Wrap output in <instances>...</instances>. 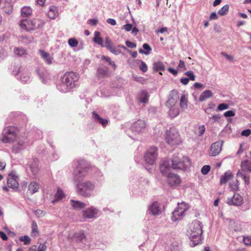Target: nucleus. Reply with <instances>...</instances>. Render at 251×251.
<instances>
[{
    "label": "nucleus",
    "instance_id": "nucleus-1",
    "mask_svg": "<svg viewBox=\"0 0 251 251\" xmlns=\"http://www.w3.org/2000/svg\"><path fill=\"white\" fill-rule=\"evenodd\" d=\"M202 234L201 223L194 221L189 226L187 234L190 240V246L194 247L201 243Z\"/></svg>",
    "mask_w": 251,
    "mask_h": 251
},
{
    "label": "nucleus",
    "instance_id": "nucleus-2",
    "mask_svg": "<svg viewBox=\"0 0 251 251\" xmlns=\"http://www.w3.org/2000/svg\"><path fill=\"white\" fill-rule=\"evenodd\" d=\"M78 79L77 74L74 72H67L61 78V83L58 89L63 93H66L75 87V82Z\"/></svg>",
    "mask_w": 251,
    "mask_h": 251
},
{
    "label": "nucleus",
    "instance_id": "nucleus-3",
    "mask_svg": "<svg viewBox=\"0 0 251 251\" xmlns=\"http://www.w3.org/2000/svg\"><path fill=\"white\" fill-rule=\"evenodd\" d=\"M19 130L15 126L6 127L2 132L0 140L4 143H13L18 138Z\"/></svg>",
    "mask_w": 251,
    "mask_h": 251
},
{
    "label": "nucleus",
    "instance_id": "nucleus-4",
    "mask_svg": "<svg viewBox=\"0 0 251 251\" xmlns=\"http://www.w3.org/2000/svg\"><path fill=\"white\" fill-rule=\"evenodd\" d=\"M95 184L90 181L79 182L77 184V192L78 195L85 197L89 198L95 189Z\"/></svg>",
    "mask_w": 251,
    "mask_h": 251
},
{
    "label": "nucleus",
    "instance_id": "nucleus-5",
    "mask_svg": "<svg viewBox=\"0 0 251 251\" xmlns=\"http://www.w3.org/2000/svg\"><path fill=\"white\" fill-rule=\"evenodd\" d=\"M172 168L176 169H186L191 165L189 159L181 154L174 155L172 158Z\"/></svg>",
    "mask_w": 251,
    "mask_h": 251
},
{
    "label": "nucleus",
    "instance_id": "nucleus-6",
    "mask_svg": "<svg viewBox=\"0 0 251 251\" xmlns=\"http://www.w3.org/2000/svg\"><path fill=\"white\" fill-rule=\"evenodd\" d=\"M42 25L43 22L38 19H25L22 20L20 23V27L27 31L34 30Z\"/></svg>",
    "mask_w": 251,
    "mask_h": 251
},
{
    "label": "nucleus",
    "instance_id": "nucleus-7",
    "mask_svg": "<svg viewBox=\"0 0 251 251\" xmlns=\"http://www.w3.org/2000/svg\"><path fill=\"white\" fill-rule=\"evenodd\" d=\"M165 141L172 146L179 145L181 142L178 132L174 128H170L166 132Z\"/></svg>",
    "mask_w": 251,
    "mask_h": 251
},
{
    "label": "nucleus",
    "instance_id": "nucleus-8",
    "mask_svg": "<svg viewBox=\"0 0 251 251\" xmlns=\"http://www.w3.org/2000/svg\"><path fill=\"white\" fill-rule=\"evenodd\" d=\"M89 169V167L84 162H79L77 168L74 172L75 179L78 181L82 180L87 175Z\"/></svg>",
    "mask_w": 251,
    "mask_h": 251
},
{
    "label": "nucleus",
    "instance_id": "nucleus-9",
    "mask_svg": "<svg viewBox=\"0 0 251 251\" xmlns=\"http://www.w3.org/2000/svg\"><path fill=\"white\" fill-rule=\"evenodd\" d=\"M188 209V205L185 203H178L177 207L172 213V220L173 221H176L180 219Z\"/></svg>",
    "mask_w": 251,
    "mask_h": 251
},
{
    "label": "nucleus",
    "instance_id": "nucleus-10",
    "mask_svg": "<svg viewBox=\"0 0 251 251\" xmlns=\"http://www.w3.org/2000/svg\"><path fill=\"white\" fill-rule=\"evenodd\" d=\"M158 156L157 149L155 147H151L145 155V160L149 165L154 164Z\"/></svg>",
    "mask_w": 251,
    "mask_h": 251
},
{
    "label": "nucleus",
    "instance_id": "nucleus-11",
    "mask_svg": "<svg viewBox=\"0 0 251 251\" xmlns=\"http://www.w3.org/2000/svg\"><path fill=\"white\" fill-rule=\"evenodd\" d=\"M223 144V141H218L212 144L209 151V155L215 156L218 155L222 151Z\"/></svg>",
    "mask_w": 251,
    "mask_h": 251
},
{
    "label": "nucleus",
    "instance_id": "nucleus-12",
    "mask_svg": "<svg viewBox=\"0 0 251 251\" xmlns=\"http://www.w3.org/2000/svg\"><path fill=\"white\" fill-rule=\"evenodd\" d=\"M226 203L230 205L240 206L243 203V199L239 194L235 193L232 197L227 199Z\"/></svg>",
    "mask_w": 251,
    "mask_h": 251
},
{
    "label": "nucleus",
    "instance_id": "nucleus-13",
    "mask_svg": "<svg viewBox=\"0 0 251 251\" xmlns=\"http://www.w3.org/2000/svg\"><path fill=\"white\" fill-rule=\"evenodd\" d=\"M178 99V96L177 91L176 90H172L171 92L168 99L166 102V106L169 108L176 105Z\"/></svg>",
    "mask_w": 251,
    "mask_h": 251
},
{
    "label": "nucleus",
    "instance_id": "nucleus-14",
    "mask_svg": "<svg viewBox=\"0 0 251 251\" xmlns=\"http://www.w3.org/2000/svg\"><path fill=\"white\" fill-rule=\"evenodd\" d=\"M98 210L94 207H90L82 211V218L85 219H93L96 217Z\"/></svg>",
    "mask_w": 251,
    "mask_h": 251
},
{
    "label": "nucleus",
    "instance_id": "nucleus-15",
    "mask_svg": "<svg viewBox=\"0 0 251 251\" xmlns=\"http://www.w3.org/2000/svg\"><path fill=\"white\" fill-rule=\"evenodd\" d=\"M146 127V123L145 121L139 119L135 122L131 126L132 131L139 133L143 131Z\"/></svg>",
    "mask_w": 251,
    "mask_h": 251
},
{
    "label": "nucleus",
    "instance_id": "nucleus-16",
    "mask_svg": "<svg viewBox=\"0 0 251 251\" xmlns=\"http://www.w3.org/2000/svg\"><path fill=\"white\" fill-rule=\"evenodd\" d=\"M181 182L180 177L176 174H171L167 177V183L170 186L174 187L179 185Z\"/></svg>",
    "mask_w": 251,
    "mask_h": 251
},
{
    "label": "nucleus",
    "instance_id": "nucleus-17",
    "mask_svg": "<svg viewBox=\"0 0 251 251\" xmlns=\"http://www.w3.org/2000/svg\"><path fill=\"white\" fill-rule=\"evenodd\" d=\"M17 178V176L15 175L14 173H10L7 178V185L8 187L12 188H17L19 186Z\"/></svg>",
    "mask_w": 251,
    "mask_h": 251
},
{
    "label": "nucleus",
    "instance_id": "nucleus-18",
    "mask_svg": "<svg viewBox=\"0 0 251 251\" xmlns=\"http://www.w3.org/2000/svg\"><path fill=\"white\" fill-rule=\"evenodd\" d=\"M171 168L169 162L168 160H164L160 166L161 173L163 176H167V177L169 174H172L170 173Z\"/></svg>",
    "mask_w": 251,
    "mask_h": 251
},
{
    "label": "nucleus",
    "instance_id": "nucleus-19",
    "mask_svg": "<svg viewBox=\"0 0 251 251\" xmlns=\"http://www.w3.org/2000/svg\"><path fill=\"white\" fill-rule=\"evenodd\" d=\"M241 168L242 172H251V162L247 159L243 160L241 163Z\"/></svg>",
    "mask_w": 251,
    "mask_h": 251
},
{
    "label": "nucleus",
    "instance_id": "nucleus-20",
    "mask_svg": "<svg viewBox=\"0 0 251 251\" xmlns=\"http://www.w3.org/2000/svg\"><path fill=\"white\" fill-rule=\"evenodd\" d=\"M168 114L170 117L172 118H174L177 117L180 113V109L176 105H175L169 108Z\"/></svg>",
    "mask_w": 251,
    "mask_h": 251
},
{
    "label": "nucleus",
    "instance_id": "nucleus-21",
    "mask_svg": "<svg viewBox=\"0 0 251 251\" xmlns=\"http://www.w3.org/2000/svg\"><path fill=\"white\" fill-rule=\"evenodd\" d=\"M233 176L232 173L229 171H227L222 175L220 178V184H226L228 180L233 177Z\"/></svg>",
    "mask_w": 251,
    "mask_h": 251
},
{
    "label": "nucleus",
    "instance_id": "nucleus-22",
    "mask_svg": "<svg viewBox=\"0 0 251 251\" xmlns=\"http://www.w3.org/2000/svg\"><path fill=\"white\" fill-rule=\"evenodd\" d=\"M39 52L42 57L45 61L47 64L49 65L52 64L53 58L50 56V54L48 52H45L43 50H40Z\"/></svg>",
    "mask_w": 251,
    "mask_h": 251
},
{
    "label": "nucleus",
    "instance_id": "nucleus-23",
    "mask_svg": "<svg viewBox=\"0 0 251 251\" xmlns=\"http://www.w3.org/2000/svg\"><path fill=\"white\" fill-rule=\"evenodd\" d=\"M71 205L75 209H82L86 206V204L78 201L71 200L70 201Z\"/></svg>",
    "mask_w": 251,
    "mask_h": 251
},
{
    "label": "nucleus",
    "instance_id": "nucleus-24",
    "mask_svg": "<svg viewBox=\"0 0 251 251\" xmlns=\"http://www.w3.org/2000/svg\"><path fill=\"white\" fill-rule=\"evenodd\" d=\"M48 15L50 19H55L58 16V12L57 7L54 6H50Z\"/></svg>",
    "mask_w": 251,
    "mask_h": 251
},
{
    "label": "nucleus",
    "instance_id": "nucleus-25",
    "mask_svg": "<svg viewBox=\"0 0 251 251\" xmlns=\"http://www.w3.org/2000/svg\"><path fill=\"white\" fill-rule=\"evenodd\" d=\"M179 106L182 111H184L188 108V99L187 97L184 95H183L181 97Z\"/></svg>",
    "mask_w": 251,
    "mask_h": 251
},
{
    "label": "nucleus",
    "instance_id": "nucleus-26",
    "mask_svg": "<svg viewBox=\"0 0 251 251\" xmlns=\"http://www.w3.org/2000/svg\"><path fill=\"white\" fill-rule=\"evenodd\" d=\"M93 118L97 122L100 123L103 127L106 126L107 125L108 121L107 119H104L100 117V116L96 113L93 112L92 113Z\"/></svg>",
    "mask_w": 251,
    "mask_h": 251
},
{
    "label": "nucleus",
    "instance_id": "nucleus-27",
    "mask_svg": "<svg viewBox=\"0 0 251 251\" xmlns=\"http://www.w3.org/2000/svg\"><path fill=\"white\" fill-rule=\"evenodd\" d=\"M100 35V32L95 31L94 33L93 41L95 43H97L99 45H100L101 47H104V45L103 44V40Z\"/></svg>",
    "mask_w": 251,
    "mask_h": 251
},
{
    "label": "nucleus",
    "instance_id": "nucleus-28",
    "mask_svg": "<svg viewBox=\"0 0 251 251\" xmlns=\"http://www.w3.org/2000/svg\"><path fill=\"white\" fill-rule=\"evenodd\" d=\"M213 94L210 90H205L200 95L199 100L200 101H203L206 99L212 97Z\"/></svg>",
    "mask_w": 251,
    "mask_h": 251
},
{
    "label": "nucleus",
    "instance_id": "nucleus-29",
    "mask_svg": "<svg viewBox=\"0 0 251 251\" xmlns=\"http://www.w3.org/2000/svg\"><path fill=\"white\" fill-rule=\"evenodd\" d=\"M28 189L31 194H34L38 191L39 186L36 182H31L28 186Z\"/></svg>",
    "mask_w": 251,
    "mask_h": 251
},
{
    "label": "nucleus",
    "instance_id": "nucleus-30",
    "mask_svg": "<svg viewBox=\"0 0 251 251\" xmlns=\"http://www.w3.org/2000/svg\"><path fill=\"white\" fill-rule=\"evenodd\" d=\"M150 211L153 215L158 214L160 211L159 204L156 202H153L150 207Z\"/></svg>",
    "mask_w": 251,
    "mask_h": 251
},
{
    "label": "nucleus",
    "instance_id": "nucleus-31",
    "mask_svg": "<svg viewBox=\"0 0 251 251\" xmlns=\"http://www.w3.org/2000/svg\"><path fill=\"white\" fill-rule=\"evenodd\" d=\"M32 10L30 7H24L21 10V14L23 17H27L32 14Z\"/></svg>",
    "mask_w": 251,
    "mask_h": 251
},
{
    "label": "nucleus",
    "instance_id": "nucleus-32",
    "mask_svg": "<svg viewBox=\"0 0 251 251\" xmlns=\"http://www.w3.org/2000/svg\"><path fill=\"white\" fill-rule=\"evenodd\" d=\"M153 69L156 71H163L165 70V66L161 62H155L153 64Z\"/></svg>",
    "mask_w": 251,
    "mask_h": 251
},
{
    "label": "nucleus",
    "instance_id": "nucleus-33",
    "mask_svg": "<svg viewBox=\"0 0 251 251\" xmlns=\"http://www.w3.org/2000/svg\"><path fill=\"white\" fill-rule=\"evenodd\" d=\"M108 69L107 68H99L97 70V75L99 77H103L107 75Z\"/></svg>",
    "mask_w": 251,
    "mask_h": 251
},
{
    "label": "nucleus",
    "instance_id": "nucleus-34",
    "mask_svg": "<svg viewBox=\"0 0 251 251\" xmlns=\"http://www.w3.org/2000/svg\"><path fill=\"white\" fill-rule=\"evenodd\" d=\"M221 118V116L219 114H215L209 117L208 123L212 125L216 122H219Z\"/></svg>",
    "mask_w": 251,
    "mask_h": 251
},
{
    "label": "nucleus",
    "instance_id": "nucleus-35",
    "mask_svg": "<svg viewBox=\"0 0 251 251\" xmlns=\"http://www.w3.org/2000/svg\"><path fill=\"white\" fill-rule=\"evenodd\" d=\"M18 142L17 145L18 146V149H21L22 147H23L25 144L26 143L27 140L26 138L24 137L22 138L20 136H18Z\"/></svg>",
    "mask_w": 251,
    "mask_h": 251
},
{
    "label": "nucleus",
    "instance_id": "nucleus-36",
    "mask_svg": "<svg viewBox=\"0 0 251 251\" xmlns=\"http://www.w3.org/2000/svg\"><path fill=\"white\" fill-rule=\"evenodd\" d=\"M229 10V5L228 4L225 5L218 12L219 15L224 16L227 14Z\"/></svg>",
    "mask_w": 251,
    "mask_h": 251
},
{
    "label": "nucleus",
    "instance_id": "nucleus-37",
    "mask_svg": "<svg viewBox=\"0 0 251 251\" xmlns=\"http://www.w3.org/2000/svg\"><path fill=\"white\" fill-rule=\"evenodd\" d=\"M237 175L241 177L244 179L245 184L248 185L250 183V176L244 175L242 171H239Z\"/></svg>",
    "mask_w": 251,
    "mask_h": 251
},
{
    "label": "nucleus",
    "instance_id": "nucleus-38",
    "mask_svg": "<svg viewBox=\"0 0 251 251\" xmlns=\"http://www.w3.org/2000/svg\"><path fill=\"white\" fill-rule=\"evenodd\" d=\"M32 232L31 234L32 236H36L38 234L39 232L38 230V226L36 223L35 221H33L31 224Z\"/></svg>",
    "mask_w": 251,
    "mask_h": 251
},
{
    "label": "nucleus",
    "instance_id": "nucleus-39",
    "mask_svg": "<svg viewBox=\"0 0 251 251\" xmlns=\"http://www.w3.org/2000/svg\"><path fill=\"white\" fill-rule=\"evenodd\" d=\"M137 61L138 64L140 63V69L144 73L148 71V66L147 64L144 61L141 60H138Z\"/></svg>",
    "mask_w": 251,
    "mask_h": 251
},
{
    "label": "nucleus",
    "instance_id": "nucleus-40",
    "mask_svg": "<svg viewBox=\"0 0 251 251\" xmlns=\"http://www.w3.org/2000/svg\"><path fill=\"white\" fill-rule=\"evenodd\" d=\"M65 196L63 191L60 189H58L57 192L55 194V201H59Z\"/></svg>",
    "mask_w": 251,
    "mask_h": 251
},
{
    "label": "nucleus",
    "instance_id": "nucleus-41",
    "mask_svg": "<svg viewBox=\"0 0 251 251\" xmlns=\"http://www.w3.org/2000/svg\"><path fill=\"white\" fill-rule=\"evenodd\" d=\"M143 48L144 50H147L146 52L144 51L143 50L140 49L139 51L141 53H144L145 54H149L150 53V51L151 50V47L147 43H145L143 45Z\"/></svg>",
    "mask_w": 251,
    "mask_h": 251
},
{
    "label": "nucleus",
    "instance_id": "nucleus-42",
    "mask_svg": "<svg viewBox=\"0 0 251 251\" xmlns=\"http://www.w3.org/2000/svg\"><path fill=\"white\" fill-rule=\"evenodd\" d=\"M239 181L236 179L235 181L232 183H230L229 184V187L231 190L233 191H236L239 190Z\"/></svg>",
    "mask_w": 251,
    "mask_h": 251
},
{
    "label": "nucleus",
    "instance_id": "nucleus-43",
    "mask_svg": "<svg viewBox=\"0 0 251 251\" xmlns=\"http://www.w3.org/2000/svg\"><path fill=\"white\" fill-rule=\"evenodd\" d=\"M15 54L19 56H22L26 54V51L23 48H16L14 50Z\"/></svg>",
    "mask_w": 251,
    "mask_h": 251
},
{
    "label": "nucleus",
    "instance_id": "nucleus-44",
    "mask_svg": "<svg viewBox=\"0 0 251 251\" xmlns=\"http://www.w3.org/2000/svg\"><path fill=\"white\" fill-rule=\"evenodd\" d=\"M101 59L107 62L109 64V65L112 66L114 69L116 68L117 66L116 65L115 63L113 61H112L111 60L110 58L108 56L103 55L101 57Z\"/></svg>",
    "mask_w": 251,
    "mask_h": 251
},
{
    "label": "nucleus",
    "instance_id": "nucleus-45",
    "mask_svg": "<svg viewBox=\"0 0 251 251\" xmlns=\"http://www.w3.org/2000/svg\"><path fill=\"white\" fill-rule=\"evenodd\" d=\"M75 237L79 241H82L83 239L85 238V235L83 232L79 231L75 234Z\"/></svg>",
    "mask_w": 251,
    "mask_h": 251
},
{
    "label": "nucleus",
    "instance_id": "nucleus-46",
    "mask_svg": "<svg viewBox=\"0 0 251 251\" xmlns=\"http://www.w3.org/2000/svg\"><path fill=\"white\" fill-rule=\"evenodd\" d=\"M68 44L72 47H76L77 46L78 42L75 38H70L68 40Z\"/></svg>",
    "mask_w": 251,
    "mask_h": 251
},
{
    "label": "nucleus",
    "instance_id": "nucleus-47",
    "mask_svg": "<svg viewBox=\"0 0 251 251\" xmlns=\"http://www.w3.org/2000/svg\"><path fill=\"white\" fill-rule=\"evenodd\" d=\"M20 240L21 241L24 242L25 245L29 244L31 241L30 238L26 235H25L20 237Z\"/></svg>",
    "mask_w": 251,
    "mask_h": 251
},
{
    "label": "nucleus",
    "instance_id": "nucleus-48",
    "mask_svg": "<svg viewBox=\"0 0 251 251\" xmlns=\"http://www.w3.org/2000/svg\"><path fill=\"white\" fill-rule=\"evenodd\" d=\"M108 50H110L112 47V43L109 37H106L105 41V46Z\"/></svg>",
    "mask_w": 251,
    "mask_h": 251
},
{
    "label": "nucleus",
    "instance_id": "nucleus-49",
    "mask_svg": "<svg viewBox=\"0 0 251 251\" xmlns=\"http://www.w3.org/2000/svg\"><path fill=\"white\" fill-rule=\"evenodd\" d=\"M210 168H211V167L209 165L204 166L201 169V172L202 174L204 175L207 174L209 173V172L210 171Z\"/></svg>",
    "mask_w": 251,
    "mask_h": 251
},
{
    "label": "nucleus",
    "instance_id": "nucleus-50",
    "mask_svg": "<svg viewBox=\"0 0 251 251\" xmlns=\"http://www.w3.org/2000/svg\"><path fill=\"white\" fill-rule=\"evenodd\" d=\"M185 75H187L189 80L194 81L195 80V75H194L193 72L192 71H189L185 73Z\"/></svg>",
    "mask_w": 251,
    "mask_h": 251
},
{
    "label": "nucleus",
    "instance_id": "nucleus-51",
    "mask_svg": "<svg viewBox=\"0 0 251 251\" xmlns=\"http://www.w3.org/2000/svg\"><path fill=\"white\" fill-rule=\"evenodd\" d=\"M229 108V105L226 103H221L217 107V110L218 111H222L225 109H227Z\"/></svg>",
    "mask_w": 251,
    "mask_h": 251
},
{
    "label": "nucleus",
    "instance_id": "nucleus-52",
    "mask_svg": "<svg viewBox=\"0 0 251 251\" xmlns=\"http://www.w3.org/2000/svg\"><path fill=\"white\" fill-rule=\"evenodd\" d=\"M243 241L246 246H251V236H246L243 238Z\"/></svg>",
    "mask_w": 251,
    "mask_h": 251
},
{
    "label": "nucleus",
    "instance_id": "nucleus-53",
    "mask_svg": "<svg viewBox=\"0 0 251 251\" xmlns=\"http://www.w3.org/2000/svg\"><path fill=\"white\" fill-rule=\"evenodd\" d=\"M46 243L45 242L43 244H40L38 248V251H45L47 250Z\"/></svg>",
    "mask_w": 251,
    "mask_h": 251
},
{
    "label": "nucleus",
    "instance_id": "nucleus-54",
    "mask_svg": "<svg viewBox=\"0 0 251 251\" xmlns=\"http://www.w3.org/2000/svg\"><path fill=\"white\" fill-rule=\"evenodd\" d=\"M235 115V113L231 110L226 111L224 113V116L226 117H233Z\"/></svg>",
    "mask_w": 251,
    "mask_h": 251
},
{
    "label": "nucleus",
    "instance_id": "nucleus-55",
    "mask_svg": "<svg viewBox=\"0 0 251 251\" xmlns=\"http://www.w3.org/2000/svg\"><path fill=\"white\" fill-rule=\"evenodd\" d=\"M205 131V127L204 125L201 126L199 127V135L202 136Z\"/></svg>",
    "mask_w": 251,
    "mask_h": 251
},
{
    "label": "nucleus",
    "instance_id": "nucleus-56",
    "mask_svg": "<svg viewBox=\"0 0 251 251\" xmlns=\"http://www.w3.org/2000/svg\"><path fill=\"white\" fill-rule=\"evenodd\" d=\"M109 50L115 55H118L121 53V50L116 49L115 47H112Z\"/></svg>",
    "mask_w": 251,
    "mask_h": 251
},
{
    "label": "nucleus",
    "instance_id": "nucleus-57",
    "mask_svg": "<svg viewBox=\"0 0 251 251\" xmlns=\"http://www.w3.org/2000/svg\"><path fill=\"white\" fill-rule=\"evenodd\" d=\"M7 55V51L2 49H0V58H4Z\"/></svg>",
    "mask_w": 251,
    "mask_h": 251
},
{
    "label": "nucleus",
    "instance_id": "nucleus-58",
    "mask_svg": "<svg viewBox=\"0 0 251 251\" xmlns=\"http://www.w3.org/2000/svg\"><path fill=\"white\" fill-rule=\"evenodd\" d=\"M123 29H124L126 31H129L132 29V25L130 24H126L123 25Z\"/></svg>",
    "mask_w": 251,
    "mask_h": 251
},
{
    "label": "nucleus",
    "instance_id": "nucleus-59",
    "mask_svg": "<svg viewBox=\"0 0 251 251\" xmlns=\"http://www.w3.org/2000/svg\"><path fill=\"white\" fill-rule=\"evenodd\" d=\"M126 45L130 48H135L136 47V44L135 43H133L129 41H126Z\"/></svg>",
    "mask_w": 251,
    "mask_h": 251
},
{
    "label": "nucleus",
    "instance_id": "nucleus-60",
    "mask_svg": "<svg viewBox=\"0 0 251 251\" xmlns=\"http://www.w3.org/2000/svg\"><path fill=\"white\" fill-rule=\"evenodd\" d=\"M221 54L225 56L227 60H230V61H232L233 59V56H232L231 55H228L227 54L226 52H221Z\"/></svg>",
    "mask_w": 251,
    "mask_h": 251
},
{
    "label": "nucleus",
    "instance_id": "nucleus-61",
    "mask_svg": "<svg viewBox=\"0 0 251 251\" xmlns=\"http://www.w3.org/2000/svg\"><path fill=\"white\" fill-rule=\"evenodd\" d=\"M178 68H182L183 70H186V68L184 62L181 60H179V64L177 66Z\"/></svg>",
    "mask_w": 251,
    "mask_h": 251
},
{
    "label": "nucleus",
    "instance_id": "nucleus-62",
    "mask_svg": "<svg viewBox=\"0 0 251 251\" xmlns=\"http://www.w3.org/2000/svg\"><path fill=\"white\" fill-rule=\"evenodd\" d=\"M251 134V130L250 129H246L243 130L242 133L241 135L242 136H249Z\"/></svg>",
    "mask_w": 251,
    "mask_h": 251
},
{
    "label": "nucleus",
    "instance_id": "nucleus-63",
    "mask_svg": "<svg viewBox=\"0 0 251 251\" xmlns=\"http://www.w3.org/2000/svg\"><path fill=\"white\" fill-rule=\"evenodd\" d=\"M145 97L140 99V101L143 103H147L148 101V95L146 92H143Z\"/></svg>",
    "mask_w": 251,
    "mask_h": 251
},
{
    "label": "nucleus",
    "instance_id": "nucleus-64",
    "mask_svg": "<svg viewBox=\"0 0 251 251\" xmlns=\"http://www.w3.org/2000/svg\"><path fill=\"white\" fill-rule=\"evenodd\" d=\"M106 22L109 24H110L112 25H116V21L113 19H108L106 20Z\"/></svg>",
    "mask_w": 251,
    "mask_h": 251
}]
</instances>
